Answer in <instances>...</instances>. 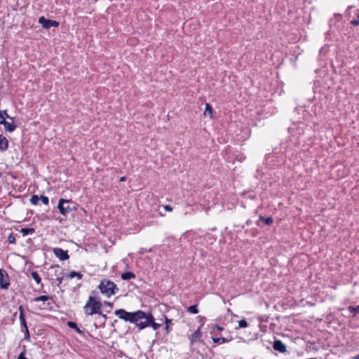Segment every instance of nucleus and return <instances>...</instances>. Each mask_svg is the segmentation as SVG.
<instances>
[{"instance_id": "f257e3e1", "label": "nucleus", "mask_w": 359, "mask_h": 359, "mask_svg": "<svg viewBox=\"0 0 359 359\" xmlns=\"http://www.w3.org/2000/svg\"><path fill=\"white\" fill-rule=\"evenodd\" d=\"M114 314L126 322L136 323L140 321L141 317L144 316V311L138 310L135 312H128L125 309H121L116 310Z\"/></svg>"}, {"instance_id": "f03ea898", "label": "nucleus", "mask_w": 359, "mask_h": 359, "mask_svg": "<svg viewBox=\"0 0 359 359\" xmlns=\"http://www.w3.org/2000/svg\"><path fill=\"white\" fill-rule=\"evenodd\" d=\"M84 311L86 315L93 316L98 314L102 316L104 318H107V316L102 312V303L97 301L93 297L90 296L88 299L83 307Z\"/></svg>"}, {"instance_id": "7ed1b4c3", "label": "nucleus", "mask_w": 359, "mask_h": 359, "mask_svg": "<svg viewBox=\"0 0 359 359\" xmlns=\"http://www.w3.org/2000/svg\"><path fill=\"white\" fill-rule=\"evenodd\" d=\"M140 330H142L147 327H151L154 330H157L161 327L160 323H155L154 316L151 313H145L144 311V316L140 318V321L135 323Z\"/></svg>"}, {"instance_id": "20e7f679", "label": "nucleus", "mask_w": 359, "mask_h": 359, "mask_svg": "<svg viewBox=\"0 0 359 359\" xmlns=\"http://www.w3.org/2000/svg\"><path fill=\"white\" fill-rule=\"evenodd\" d=\"M98 288L100 292L107 297H110L118 292V287L116 285L109 279L102 280Z\"/></svg>"}, {"instance_id": "39448f33", "label": "nucleus", "mask_w": 359, "mask_h": 359, "mask_svg": "<svg viewBox=\"0 0 359 359\" xmlns=\"http://www.w3.org/2000/svg\"><path fill=\"white\" fill-rule=\"evenodd\" d=\"M57 208L60 213L65 216L76 209V205L74 202L63 198L59 200Z\"/></svg>"}, {"instance_id": "423d86ee", "label": "nucleus", "mask_w": 359, "mask_h": 359, "mask_svg": "<svg viewBox=\"0 0 359 359\" xmlns=\"http://www.w3.org/2000/svg\"><path fill=\"white\" fill-rule=\"evenodd\" d=\"M39 23L41 24L42 25V27L45 29H49L52 27H57L60 25L57 21L46 19L43 16H41L39 18Z\"/></svg>"}, {"instance_id": "0eeeda50", "label": "nucleus", "mask_w": 359, "mask_h": 359, "mask_svg": "<svg viewBox=\"0 0 359 359\" xmlns=\"http://www.w3.org/2000/svg\"><path fill=\"white\" fill-rule=\"evenodd\" d=\"M10 285V279L6 271L2 269H0V288L7 289Z\"/></svg>"}, {"instance_id": "6e6552de", "label": "nucleus", "mask_w": 359, "mask_h": 359, "mask_svg": "<svg viewBox=\"0 0 359 359\" xmlns=\"http://www.w3.org/2000/svg\"><path fill=\"white\" fill-rule=\"evenodd\" d=\"M53 253L61 261L67 260L69 258V256L68 255V251L64 250L60 248H54Z\"/></svg>"}, {"instance_id": "1a4fd4ad", "label": "nucleus", "mask_w": 359, "mask_h": 359, "mask_svg": "<svg viewBox=\"0 0 359 359\" xmlns=\"http://www.w3.org/2000/svg\"><path fill=\"white\" fill-rule=\"evenodd\" d=\"M11 122H8L6 120H1L0 124L3 125L4 126V129L6 131L12 133L16 129L17 126L15 124L13 118V120H11Z\"/></svg>"}, {"instance_id": "9d476101", "label": "nucleus", "mask_w": 359, "mask_h": 359, "mask_svg": "<svg viewBox=\"0 0 359 359\" xmlns=\"http://www.w3.org/2000/svg\"><path fill=\"white\" fill-rule=\"evenodd\" d=\"M201 329L198 327L196 331H194L189 336V339L191 341V344H194L196 341L200 340V338L201 337Z\"/></svg>"}, {"instance_id": "9b49d317", "label": "nucleus", "mask_w": 359, "mask_h": 359, "mask_svg": "<svg viewBox=\"0 0 359 359\" xmlns=\"http://www.w3.org/2000/svg\"><path fill=\"white\" fill-rule=\"evenodd\" d=\"M273 348L280 353L286 352V346L280 340H275L273 345Z\"/></svg>"}, {"instance_id": "f8f14e48", "label": "nucleus", "mask_w": 359, "mask_h": 359, "mask_svg": "<svg viewBox=\"0 0 359 359\" xmlns=\"http://www.w3.org/2000/svg\"><path fill=\"white\" fill-rule=\"evenodd\" d=\"M30 276L34 280L37 285H40L41 289L43 287V285L41 283V278L36 271H32L30 273Z\"/></svg>"}, {"instance_id": "ddd939ff", "label": "nucleus", "mask_w": 359, "mask_h": 359, "mask_svg": "<svg viewBox=\"0 0 359 359\" xmlns=\"http://www.w3.org/2000/svg\"><path fill=\"white\" fill-rule=\"evenodd\" d=\"M8 147V141L6 137L0 135V150L6 151Z\"/></svg>"}, {"instance_id": "4468645a", "label": "nucleus", "mask_w": 359, "mask_h": 359, "mask_svg": "<svg viewBox=\"0 0 359 359\" xmlns=\"http://www.w3.org/2000/svg\"><path fill=\"white\" fill-rule=\"evenodd\" d=\"M19 311H20L19 319H20V323L25 327V329H27V323H26V320L25 318L24 310H23V308L22 306H20Z\"/></svg>"}, {"instance_id": "2eb2a0df", "label": "nucleus", "mask_w": 359, "mask_h": 359, "mask_svg": "<svg viewBox=\"0 0 359 359\" xmlns=\"http://www.w3.org/2000/svg\"><path fill=\"white\" fill-rule=\"evenodd\" d=\"M67 279H72L74 278H77V279L81 280L83 278V274L80 272L76 271H71L69 273L65 276Z\"/></svg>"}, {"instance_id": "dca6fc26", "label": "nucleus", "mask_w": 359, "mask_h": 359, "mask_svg": "<svg viewBox=\"0 0 359 359\" xmlns=\"http://www.w3.org/2000/svg\"><path fill=\"white\" fill-rule=\"evenodd\" d=\"M48 300H52V297L50 296H48V295L39 296V297H35L33 299V301L35 302H46V301H48Z\"/></svg>"}, {"instance_id": "f3484780", "label": "nucleus", "mask_w": 359, "mask_h": 359, "mask_svg": "<svg viewBox=\"0 0 359 359\" xmlns=\"http://www.w3.org/2000/svg\"><path fill=\"white\" fill-rule=\"evenodd\" d=\"M121 277L123 280H130L132 278H135V275L130 271H128V272L122 273Z\"/></svg>"}, {"instance_id": "a211bd4d", "label": "nucleus", "mask_w": 359, "mask_h": 359, "mask_svg": "<svg viewBox=\"0 0 359 359\" xmlns=\"http://www.w3.org/2000/svg\"><path fill=\"white\" fill-rule=\"evenodd\" d=\"M259 219L261 221H262L265 224L269 225V226L271 225L273 222L272 217H265L262 215H259Z\"/></svg>"}, {"instance_id": "6ab92c4d", "label": "nucleus", "mask_w": 359, "mask_h": 359, "mask_svg": "<svg viewBox=\"0 0 359 359\" xmlns=\"http://www.w3.org/2000/svg\"><path fill=\"white\" fill-rule=\"evenodd\" d=\"M67 325L70 328L74 329L77 333L81 334L82 331L78 327L77 324L73 321L67 322Z\"/></svg>"}, {"instance_id": "aec40b11", "label": "nucleus", "mask_w": 359, "mask_h": 359, "mask_svg": "<svg viewBox=\"0 0 359 359\" xmlns=\"http://www.w3.org/2000/svg\"><path fill=\"white\" fill-rule=\"evenodd\" d=\"M6 118H8L10 120H13V117H11L9 115H8L6 110H1L0 111V119L1 120H6Z\"/></svg>"}, {"instance_id": "412c9836", "label": "nucleus", "mask_w": 359, "mask_h": 359, "mask_svg": "<svg viewBox=\"0 0 359 359\" xmlns=\"http://www.w3.org/2000/svg\"><path fill=\"white\" fill-rule=\"evenodd\" d=\"M164 318H165V333L169 334L170 332L169 326L172 323V320L168 318L167 316H164Z\"/></svg>"}, {"instance_id": "4be33fe9", "label": "nucleus", "mask_w": 359, "mask_h": 359, "mask_svg": "<svg viewBox=\"0 0 359 359\" xmlns=\"http://www.w3.org/2000/svg\"><path fill=\"white\" fill-rule=\"evenodd\" d=\"M208 114L210 118H212V106L209 103H206L205 109L204 111V114Z\"/></svg>"}, {"instance_id": "5701e85b", "label": "nucleus", "mask_w": 359, "mask_h": 359, "mask_svg": "<svg viewBox=\"0 0 359 359\" xmlns=\"http://www.w3.org/2000/svg\"><path fill=\"white\" fill-rule=\"evenodd\" d=\"M20 232L23 234V236H26L34 233V229L33 228H23L20 230Z\"/></svg>"}, {"instance_id": "b1692460", "label": "nucleus", "mask_w": 359, "mask_h": 359, "mask_svg": "<svg viewBox=\"0 0 359 359\" xmlns=\"http://www.w3.org/2000/svg\"><path fill=\"white\" fill-rule=\"evenodd\" d=\"M187 311L190 313L196 314L198 313L197 305H192L187 308Z\"/></svg>"}, {"instance_id": "393cba45", "label": "nucleus", "mask_w": 359, "mask_h": 359, "mask_svg": "<svg viewBox=\"0 0 359 359\" xmlns=\"http://www.w3.org/2000/svg\"><path fill=\"white\" fill-rule=\"evenodd\" d=\"M348 310L353 314V316H355L356 314L359 313V305L354 307V306H348Z\"/></svg>"}, {"instance_id": "a878e982", "label": "nucleus", "mask_w": 359, "mask_h": 359, "mask_svg": "<svg viewBox=\"0 0 359 359\" xmlns=\"http://www.w3.org/2000/svg\"><path fill=\"white\" fill-rule=\"evenodd\" d=\"M39 199H40V196H39L38 195H33V196H32V197L30 198V203L32 205H36L38 204Z\"/></svg>"}, {"instance_id": "bb28decb", "label": "nucleus", "mask_w": 359, "mask_h": 359, "mask_svg": "<svg viewBox=\"0 0 359 359\" xmlns=\"http://www.w3.org/2000/svg\"><path fill=\"white\" fill-rule=\"evenodd\" d=\"M212 341L215 344H224L228 341V340L224 337L212 338Z\"/></svg>"}, {"instance_id": "cd10ccee", "label": "nucleus", "mask_w": 359, "mask_h": 359, "mask_svg": "<svg viewBox=\"0 0 359 359\" xmlns=\"http://www.w3.org/2000/svg\"><path fill=\"white\" fill-rule=\"evenodd\" d=\"M39 201H41V202L44 204V205H48V203H49V199L46 196H44V195H41L40 196V199Z\"/></svg>"}, {"instance_id": "c85d7f7f", "label": "nucleus", "mask_w": 359, "mask_h": 359, "mask_svg": "<svg viewBox=\"0 0 359 359\" xmlns=\"http://www.w3.org/2000/svg\"><path fill=\"white\" fill-rule=\"evenodd\" d=\"M248 327V323L245 320H241L238 321V328H245Z\"/></svg>"}, {"instance_id": "c756f323", "label": "nucleus", "mask_w": 359, "mask_h": 359, "mask_svg": "<svg viewBox=\"0 0 359 359\" xmlns=\"http://www.w3.org/2000/svg\"><path fill=\"white\" fill-rule=\"evenodd\" d=\"M8 241L9 243L15 244V237L11 233L8 237Z\"/></svg>"}, {"instance_id": "7c9ffc66", "label": "nucleus", "mask_w": 359, "mask_h": 359, "mask_svg": "<svg viewBox=\"0 0 359 359\" xmlns=\"http://www.w3.org/2000/svg\"><path fill=\"white\" fill-rule=\"evenodd\" d=\"M351 24L353 26H358L359 25V15H358L357 19H354L351 21Z\"/></svg>"}, {"instance_id": "2f4dec72", "label": "nucleus", "mask_w": 359, "mask_h": 359, "mask_svg": "<svg viewBox=\"0 0 359 359\" xmlns=\"http://www.w3.org/2000/svg\"><path fill=\"white\" fill-rule=\"evenodd\" d=\"M25 330V339L29 340V332L28 327H27V329Z\"/></svg>"}, {"instance_id": "473e14b6", "label": "nucleus", "mask_w": 359, "mask_h": 359, "mask_svg": "<svg viewBox=\"0 0 359 359\" xmlns=\"http://www.w3.org/2000/svg\"><path fill=\"white\" fill-rule=\"evenodd\" d=\"M163 208L166 210V211H168V212H171L172 210V208L170 205H165L163 206Z\"/></svg>"}, {"instance_id": "72a5a7b5", "label": "nucleus", "mask_w": 359, "mask_h": 359, "mask_svg": "<svg viewBox=\"0 0 359 359\" xmlns=\"http://www.w3.org/2000/svg\"><path fill=\"white\" fill-rule=\"evenodd\" d=\"M64 279V276L62 277H58L56 280L57 281L58 285H60L62 283V280Z\"/></svg>"}, {"instance_id": "f704fd0d", "label": "nucleus", "mask_w": 359, "mask_h": 359, "mask_svg": "<svg viewBox=\"0 0 359 359\" xmlns=\"http://www.w3.org/2000/svg\"><path fill=\"white\" fill-rule=\"evenodd\" d=\"M18 359H27V358H25V353H24V352L21 353L18 355Z\"/></svg>"}, {"instance_id": "c9c22d12", "label": "nucleus", "mask_w": 359, "mask_h": 359, "mask_svg": "<svg viewBox=\"0 0 359 359\" xmlns=\"http://www.w3.org/2000/svg\"><path fill=\"white\" fill-rule=\"evenodd\" d=\"M104 304L110 307L113 306V303L111 302H104Z\"/></svg>"}, {"instance_id": "e433bc0d", "label": "nucleus", "mask_w": 359, "mask_h": 359, "mask_svg": "<svg viewBox=\"0 0 359 359\" xmlns=\"http://www.w3.org/2000/svg\"><path fill=\"white\" fill-rule=\"evenodd\" d=\"M217 329L218 330H220V331H221V330H223V327H220V326L217 325Z\"/></svg>"}, {"instance_id": "4c0bfd02", "label": "nucleus", "mask_w": 359, "mask_h": 359, "mask_svg": "<svg viewBox=\"0 0 359 359\" xmlns=\"http://www.w3.org/2000/svg\"><path fill=\"white\" fill-rule=\"evenodd\" d=\"M352 359H359V354L354 356Z\"/></svg>"}, {"instance_id": "58836bf2", "label": "nucleus", "mask_w": 359, "mask_h": 359, "mask_svg": "<svg viewBox=\"0 0 359 359\" xmlns=\"http://www.w3.org/2000/svg\"><path fill=\"white\" fill-rule=\"evenodd\" d=\"M121 181H125V177H122L121 178Z\"/></svg>"}, {"instance_id": "ea45409f", "label": "nucleus", "mask_w": 359, "mask_h": 359, "mask_svg": "<svg viewBox=\"0 0 359 359\" xmlns=\"http://www.w3.org/2000/svg\"><path fill=\"white\" fill-rule=\"evenodd\" d=\"M309 359H314V358H309Z\"/></svg>"}]
</instances>
